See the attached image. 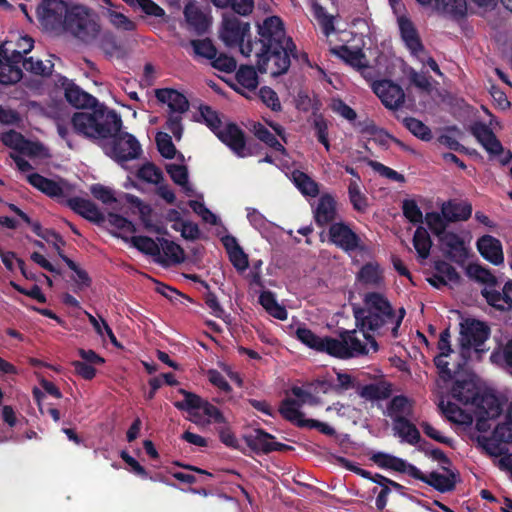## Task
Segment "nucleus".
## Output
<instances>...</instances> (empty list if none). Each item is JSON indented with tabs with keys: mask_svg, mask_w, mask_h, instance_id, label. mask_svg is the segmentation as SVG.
<instances>
[{
	"mask_svg": "<svg viewBox=\"0 0 512 512\" xmlns=\"http://www.w3.org/2000/svg\"><path fill=\"white\" fill-rule=\"evenodd\" d=\"M250 32V24L235 15H224L219 29V38L227 47L239 46L245 57L254 55L260 73L277 77L287 73L291 56L295 57L296 46L286 36L282 20L277 16L267 17L258 24V39L243 44Z\"/></svg>",
	"mask_w": 512,
	"mask_h": 512,
	"instance_id": "f257e3e1",
	"label": "nucleus"
},
{
	"mask_svg": "<svg viewBox=\"0 0 512 512\" xmlns=\"http://www.w3.org/2000/svg\"><path fill=\"white\" fill-rule=\"evenodd\" d=\"M71 123L76 133L99 144L107 156L119 163L138 159L142 153L135 136L121 131V116L106 106L76 112Z\"/></svg>",
	"mask_w": 512,
	"mask_h": 512,
	"instance_id": "f03ea898",
	"label": "nucleus"
},
{
	"mask_svg": "<svg viewBox=\"0 0 512 512\" xmlns=\"http://www.w3.org/2000/svg\"><path fill=\"white\" fill-rule=\"evenodd\" d=\"M489 337V327L478 320L466 319L460 323L459 346L463 364L470 357V350L482 352V345Z\"/></svg>",
	"mask_w": 512,
	"mask_h": 512,
	"instance_id": "7ed1b4c3",
	"label": "nucleus"
},
{
	"mask_svg": "<svg viewBox=\"0 0 512 512\" xmlns=\"http://www.w3.org/2000/svg\"><path fill=\"white\" fill-rule=\"evenodd\" d=\"M359 330H345L340 334V339H335L331 343L332 356L348 359L360 355H367L371 350L369 341L363 338L361 327Z\"/></svg>",
	"mask_w": 512,
	"mask_h": 512,
	"instance_id": "20e7f679",
	"label": "nucleus"
},
{
	"mask_svg": "<svg viewBox=\"0 0 512 512\" xmlns=\"http://www.w3.org/2000/svg\"><path fill=\"white\" fill-rule=\"evenodd\" d=\"M84 42H90L99 33L98 24L90 17L83 6H74L68 10L64 29Z\"/></svg>",
	"mask_w": 512,
	"mask_h": 512,
	"instance_id": "39448f33",
	"label": "nucleus"
},
{
	"mask_svg": "<svg viewBox=\"0 0 512 512\" xmlns=\"http://www.w3.org/2000/svg\"><path fill=\"white\" fill-rule=\"evenodd\" d=\"M68 6L63 0H44L38 8V19L47 31L64 29Z\"/></svg>",
	"mask_w": 512,
	"mask_h": 512,
	"instance_id": "423d86ee",
	"label": "nucleus"
},
{
	"mask_svg": "<svg viewBox=\"0 0 512 512\" xmlns=\"http://www.w3.org/2000/svg\"><path fill=\"white\" fill-rule=\"evenodd\" d=\"M354 316L356 319V326L361 327L362 336L369 341L372 351L378 350V344L375 339L368 333V331H377L385 324L390 323L395 319V313L385 315L383 312H371L365 309H354Z\"/></svg>",
	"mask_w": 512,
	"mask_h": 512,
	"instance_id": "0eeeda50",
	"label": "nucleus"
},
{
	"mask_svg": "<svg viewBox=\"0 0 512 512\" xmlns=\"http://www.w3.org/2000/svg\"><path fill=\"white\" fill-rule=\"evenodd\" d=\"M470 132L491 156L502 155L499 159L502 165H506L511 161L512 153L510 151L503 153L504 148L501 142L485 123L475 122L471 125Z\"/></svg>",
	"mask_w": 512,
	"mask_h": 512,
	"instance_id": "6e6552de",
	"label": "nucleus"
},
{
	"mask_svg": "<svg viewBox=\"0 0 512 512\" xmlns=\"http://www.w3.org/2000/svg\"><path fill=\"white\" fill-rule=\"evenodd\" d=\"M329 240L345 252L365 249L360 237L344 222H335L330 225Z\"/></svg>",
	"mask_w": 512,
	"mask_h": 512,
	"instance_id": "1a4fd4ad",
	"label": "nucleus"
},
{
	"mask_svg": "<svg viewBox=\"0 0 512 512\" xmlns=\"http://www.w3.org/2000/svg\"><path fill=\"white\" fill-rule=\"evenodd\" d=\"M371 88L387 109L397 110L405 102L403 89L391 80L374 81Z\"/></svg>",
	"mask_w": 512,
	"mask_h": 512,
	"instance_id": "9d476101",
	"label": "nucleus"
},
{
	"mask_svg": "<svg viewBox=\"0 0 512 512\" xmlns=\"http://www.w3.org/2000/svg\"><path fill=\"white\" fill-rule=\"evenodd\" d=\"M216 136L238 157L245 158L252 155L250 148L246 145L244 132L236 124H225L216 131Z\"/></svg>",
	"mask_w": 512,
	"mask_h": 512,
	"instance_id": "9b49d317",
	"label": "nucleus"
},
{
	"mask_svg": "<svg viewBox=\"0 0 512 512\" xmlns=\"http://www.w3.org/2000/svg\"><path fill=\"white\" fill-rule=\"evenodd\" d=\"M27 180L32 186L50 197L66 199L74 193V186L64 180L54 181L38 173L30 174Z\"/></svg>",
	"mask_w": 512,
	"mask_h": 512,
	"instance_id": "f8f14e48",
	"label": "nucleus"
},
{
	"mask_svg": "<svg viewBox=\"0 0 512 512\" xmlns=\"http://www.w3.org/2000/svg\"><path fill=\"white\" fill-rule=\"evenodd\" d=\"M451 334L449 329H445L441 332L439 341H438V349L440 350V354L435 357L434 362L436 367L439 370V374L442 379L445 381L450 380L453 376L462 368L464 365L463 362H457L454 364V368H450V362L447 361V357L452 352L451 344H450Z\"/></svg>",
	"mask_w": 512,
	"mask_h": 512,
	"instance_id": "ddd939ff",
	"label": "nucleus"
},
{
	"mask_svg": "<svg viewBox=\"0 0 512 512\" xmlns=\"http://www.w3.org/2000/svg\"><path fill=\"white\" fill-rule=\"evenodd\" d=\"M371 460L382 468H389L401 473H407L409 476L425 483L427 475H424L416 466L407 463L405 460L386 454L376 453Z\"/></svg>",
	"mask_w": 512,
	"mask_h": 512,
	"instance_id": "4468645a",
	"label": "nucleus"
},
{
	"mask_svg": "<svg viewBox=\"0 0 512 512\" xmlns=\"http://www.w3.org/2000/svg\"><path fill=\"white\" fill-rule=\"evenodd\" d=\"M183 14L188 30L197 35H202L208 31L211 19L196 1H189L184 7Z\"/></svg>",
	"mask_w": 512,
	"mask_h": 512,
	"instance_id": "2eb2a0df",
	"label": "nucleus"
},
{
	"mask_svg": "<svg viewBox=\"0 0 512 512\" xmlns=\"http://www.w3.org/2000/svg\"><path fill=\"white\" fill-rule=\"evenodd\" d=\"M273 439V435L262 429H254L251 433L244 436L247 445L255 452L269 453L290 448L285 444L274 442Z\"/></svg>",
	"mask_w": 512,
	"mask_h": 512,
	"instance_id": "dca6fc26",
	"label": "nucleus"
},
{
	"mask_svg": "<svg viewBox=\"0 0 512 512\" xmlns=\"http://www.w3.org/2000/svg\"><path fill=\"white\" fill-rule=\"evenodd\" d=\"M398 24L406 47L413 56L417 57L420 61H424L423 54H425V48L413 23L408 18L402 16L398 19Z\"/></svg>",
	"mask_w": 512,
	"mask_h": 512,
	"instance_id": "f3484780",
	"label": "nucleus"
},
{
	"mask_svg": "<svg viewBox=\"0 0 512 512\" xmlns=\"http://www.w3.org/2000/svg\"><path fill=\"white\" fill-rule=\"evenodd\" d=\"M476 428L480 432H486L490 425L488 420L494 419L501 414V406L494 396H482L477 404Z\"/></svg>",
	"mask_w": 512,
	"mask_h": 512,
	"instance_id": "a211bd4d",
	"label": "nucleus"
},
{
	"mask_svg": "<svg viewBox=\"0 0 512 512\" xmlns=\"http://www.w3.org/2000/svg\"><path fill=\"white\" fill-rule=\"evenodd\" d=\"M314 219L317 225L323 227L333 224L337 219L336 201L330 194L322 195L314 210Z\"/></svg>",
	"mask_w": 512,
	"mask_h": 512,
	"instance_id": "6ab92c4d",
	"label": "nucleus"
},
{
	"mask_svg": "<svg viewBox=\"0 0 512 512\" xmlns=\"http://www.w3.org/2000/svg\"><path fill=\"white\" fill-rule=\"evenodd\" d=\"M477 248L480 254L492 264L499 265L503 263L502 244L497 238L491 235H484L478 239Z\"/></svg>",
	"mask_w": 512,
	"mask_h": 512,
	"instance_id": "aec40b11",
	"label": "nucleus"
},
{
	"mask_svg": "<svg viewBox=\"0 0 512 512\" xmlns=\"http://www.w3.org/2000/svg\"><path fill=\"white\" fill-rule=\"evenodd\" d=\"M296 337L309 348L318 352H325L332 356V349H330V347H332L331 343L334 341V338L317 336L306 327L297 328Z\"/></svg>",
	"mask_w": 512,
	"mask_h": 512,
	"instance_id": "412c9836",
	"label": "nucleus"
},
{
	"mask_svg": "<svg viewBox=\"0 0 512 512\" xmlns=\"http://www.w3.org/2000/svg\"><path fill=\"white\" fill-rule=\"evenodd\" d=\"M66 205L74 212L81 215L85 219L92 222H99L102 220V214L97 206L90 200L81 197H66Z\"/></svg>",
	"mask_w": 512,
	"mask_h": 512,
	"instance_id": "4be33fe9",
	"label": "nucleus"
},
{
	"mask_svg": "<svg viewBox=\"0 0 512 512\" xmlns=\"http://www.w3.org/2000/svg\"><path fill=\"white\" fill-rule=\"evenodd\" d=\"M452 397L462 404L480 403L479 390L472 380L456 381L451 390Z\"/></svg>",
	"mask_w": 512,
	"mask_h": 512,
	"instance_id": "5701e85b",
	"label": "nucleus"
},
{
	"mask_svg": "<svg viewBox=\"0 0 512 512\" xmlns=\"http://www.w3.org/2000/svg\"><path fill=\"white\" fill-rule=\"evenodd\" d=\"M155 96L158 101L168 105L169 113H185L189 109V102L186 97L173 89H157Z\"/></svg>",
	"mask_w": 512,
	"mask_h": 512,
	"instance_id": "b1692460",
	"label": "nucleus"
},
{
	"mask_svg": "<svg viewBox=\"0 0 512 512\" xmlns=\"http://www.w3.org/2000/svg\"><path fill=\"white\" fill-rule=\"evenodd\" d=\"M385 415L390 417L393 422L411 418L413 415V402L404 395L395 396L388 403Z\"/></svg>",
	"mask_w": 512,
	"mask_h": 512,
	"instance_id": "393cba45",
	"label": "nucleus"
},
{
	"mask_svg": "<svg viewBox=\"0 0 512 512\" xmlns=\"http://www.w3.org/2000/svg\"><path fill=\"white\" fill-rule=\"evenodd\" d=\"M441 213L447 222L465 221L472 214V206L464 201H448L442 204Z\"/></svg>",
	"mask_w": 512,
	"mask_h": 512,
	"instance_id": "a878e982",
	"label": "nucleus"
},
{
	"mask_svg": "<svg viewBox=\"0 0 512 512\" xmlns=\"http://www.w3.org/2000/svg\"><path fill=\"white\" fill-rule=\"evenodd\" d=\"M331 52L357 70L367 69V59L360 49L352 50L348 46L342 45L332 48Z\"/></svg>",
	"mask_w": 512,
	"mask_h": 512,
	"instance_id": "bb28decb",
	"label": "nucleus"
},
{
	"mask_svg": "<svg viewBox=\"0 0 512 512\" xmlns=\"http://www.w3.org/2000/svg\"><path fill=\"white\" fill-rule=\"evenodd\" d=\"M447 474H440L437 472H431L427 475L425 483L432 486L439 492H449L455 488L456 485V473L447 468L446 466L442 467Z\"/></svg>",
	"mask_w": 512,
	"mask_h": 512,
	"instance_id": "cd10ccee",
	"label": "nucleus"
},
{
	"mask_svg": "<svg viewBox=\"0 0 512 512\" xmlns=\"http://www.w3.org/2000/svg\"><path fill=\"white\" fill-rule=\"evenodd\" d=\"M22 75L20 64L11 61L9 56H2V51H0V84H15L21 80Z\"/></svg>",
	"mask_w": 512,
	"mask_h": 512,
	"instance_id": "c85d7f7f",
	"label": "nucleus"
},
{
	"mask_svg": "<svg viewBox=\"0 0 512 512\" xmlns=\"http://www.w3.org/2000/svg\"><path fill=\"white\" fill-rule=\"evenodd\" d=\"M34 46V41L32 38L25 36L21 37L18 40L17 48L11 49L10 43L6 42L1 45L0 51H2V56H9V59L13 61L14 63H22L23 64V56L27 53H29Z\"/></svg>",
	"mask_w": 512,
	"mask_h": 512,
	"instance_id": "c756f323",
	"label": "nucleus"
},
{
	"mask_svg": "<svg viewBox=\"0 0 512 512\" xmlns=\"http://www.w3.org/2000/svg\"><path fill=\"white\" fill-rule=\"evenodd\" d=\"M394 435L402 441L415 445L420 441V432L410 421V418L400 419L393 422Z\"/></svg>",
	"mask_w": 512,
	"mask_h": 512,
	"instance_id": "7c9ffc66",
	"label": "nucleus"
},
{
	"mask_svg": "<svg viewBox=\"0 0 512 512\" xmlns=\"http://www.w3.org/2000/svg\"><path fill=\"white\" fill-rule=\"evenodd\" d=\"M336 381L337 382L333 385L326 381H317L316 383L324 393L332 390L337 394H342L347 390L354 389L357 385V380L355 377L341 371L336 372Z\"/></svg>",
	"mask_w": 512,
	"mask_h": 512,
	"instance_id": "2f4dec72",
	"label": "nucleus"
},
{
	"mask_svg": "<svg viewBox=\"0 0 512 512\" xmlns=\"http://www.w3.org/2000/svg\"><path fill=\"white\" fill-rule=\"evenodd\" d=\"M65 98L70 104L77 108L92 106L96 101L93 96L71 82L65 85Z\"/></svg>",
	"mask_w": 512,
	"mask_h": 512,
	"instance_id": "473e14b6",
	"label": "nucleus"
},
{
	"mask_svg": "<svg viewBox=\"0 0 512 512\" xmlns=\"http://www.w3.org/2000/svg\"><path fill=\"white\" fill-rule=\"evenodd\" d=\"M439 407L442 412L445 414L447 419L453 423L459 425H471L473 422V417L469 412L458 407L456 404L444 401L439 403Z\"/></svg>",
	"mask_w": 512,
	"mask_h": 512,
	"instance_id": "72a5a7b5",
	"label": "nucleus"
},
{
	"mask_svg": "<svg viewBox=\"0 0 512 512\" xmlns=\"http://www.w3.org/2000/svg\"><path fill=\"white\" fill-rule=\"evenodd\" d=\"M349 200L353 208L361 213L366 212L368 208V199L361 189V178L351 179L348 185Z\"/></svg>",
	"mask_w": 512,
	"mask_h": 512,
	"instance_id": "f704fd0d",
	"label": "nucleus"
},
{
	"mask_svg": "<svg viewBox=\"0 0 512 512\" xmlns=\"http://www.w3.org/2000/svg\"><path fill=\"white\" fill-rule=\"evenodd\" d=\"M358 280L368 286L379 287L383 281L382 271L377 263H367L358 273Z\"/></svg>",
	"mask_w": 512,
	"mask_h": 512,
	"instance_id": "c9c22d12",
	"label": "nucleus"
},
{
	"mask_svg": "<svg viewBox=\"0 0 512 512\" xmlns=\"http://www.w3.org/2000/svg\"><path fill=\"white\" fill-rule=\"evenodd\" d=\"M302 406L300 401L288 398L282 401L279 412L286 420L299 426V423L307 420L303 418L304 415L300 411Z\"/></svg>",
	"mask_w": 512,
	"mask_h": 512,
	"instance_id": "e433bc0d",
	"label": "nucleus"
},
{
	"mask_svg": "<svg viewBox=\"0 0 512 512\" xmlns=\"http://www.w3.org/2000/svg\"><path fill=\"white\" fill-rule=\"evenodd\" d=\"M365 310L371 312H383L385 315L394 313L389 301L380 293L372 292L365 295Z\"/></svg>",
	"mask_w": 512,
	"mask_h": 512,
	"instance_id": "4c0bfd02",
	"label": "nucleus"
},
{
	"mask_svg": "<svg viewBox=\"0 0 512 512\" xmlns=\"http://www.w3.org/2000/svg\"><path fill=\"white\" fill-rule=\"evenodd\" d=\"M359 395L370 401L383 400L391 395V387L384 382L369 384L360 389Z\"/></svg>",
	"mask_w": 512,
	"mask_h": 512,
	"instance_id": "58836bf2",
	"label": "nucleus"
},
{
	"mask_svg": "<svg viewBox=\"0 0 512 512\" xmlns=\"http://www.w3.org/2000/svg\"><path fill=\"white\" fill-rule=\"evenodd\" d=\"M292 179L295 186L302 194L315 197L319 193L318 184L302 171L295 170L292 173Z\"/></svg>",
	"mask_w": 512,
	"mask_h": 512,
	"instance_id": "ea45409f",
	"label": "nucleus"
},
{
	"mask_svg": "<svg viewBox=\"0 0 512 512\" xmlns=\"http://www.w3.org/2000/svg\"><path fill=\"white\" fill-rule=\"evenodd\" d=\"M413 246L421 259H427L432 246L431 238L423 226L417 227L413 236Z\"/></svg>",
	"mask_w": 512,
	"mask_h": 512,
	"instance_id": "a19ab883",
	"label": "nucleus"
},
{
	"mask_svg": "<svg viewBox=\"0 0 512 512\" xmlns=\"http://www.w3.org/2000/svg\"><path fill=\"white\" fill-rule=\"evenodd\" d=\"M106 5L109 6L106 15L109 22L120 31H133L136 27L135 23L126 17L123 13L112 9V3L110 0H102Z\"/></svg>",
	"mask_w": 512,
	"mask_h": 512,
	"instance_id": "79ce46f5",
	"label": "nucleus"
},
{
	"mask_svg": "<svg viewBox=\"0 0 512 512\" xmlns=\"http://www.w3.org/2000/svg\"><path fill=\"white\" fill-rule=\"evenodd\" d=\"M22 65L27 72L42 77L50 76L54 68V64L51 60L42 61L40 59H34V57L24 59Z\"/></svg>",
	"mask_w": 512,
	"mask_h": 512,
	"instance_id": "37998d69",
	"label": "nucleus"
},
{
	"mask_svg": "<svg viewBox=\"0 0 512 512\" xmlns=\"http://www.w3.org/2000/svg\"><path fill=\"white\" fill-rule=\"evenodd\" d=\"M435 7L437 11L453 17H462L467 10L466 0H436Z\"/></svg>",
	"mask_w": 512,
	"mask_h": 512,
	"instance_id": "c03bdc74",
	"label": "nucleus"
},
{
	"mask_svg": "<svg viewBox=\"0 0 512 512\" xmlns=\"http://www.w3.org/2000/svg\"><path fill=\"white\" fill-rule=\"evenodd\" d=\"M313 15L322 28L323 33L329 36L335 31L334 17L326 12L325 8L318 2L312 4Z\"/></svg>",
	"mask_w": 512,
	"mask_h": 512,
	"instance_id": "a18cd8bd",
	"label": "nucleus"
},
{
	"mask_svg": "<svg viewBox=\"0 0 512 512\" xmlns=\"http://www.w3.org/2000/svg\"><path fill=\"white\" fill-rule=\"evenodd\" d=\"M237 83L244 89L252 91L258 85L257 72L252 66H241L236 73Z\"/></svg>",
	"mask_w": 512,
	"mask_h": 512,
	"instance_id": "49530a36",
	"label": "nucleus"
},
{
	"mask_svg": "<svg viewBox=\"0 0 512 512\" xmlns=\"http://www.w3.org/2000/svg\"><path fill=\"white\" fill-rule=\"evenodd\" d=\"M57 254L67 264V266L75 273L73 280L75 281L77 287L79 289L88 287L91 283V279L88 276L87 272L85 270L81 269L74 261H72L66 255H64L63 251L60 250L58 246H57Z\"/></svg>",
	"mask_w": 512,
	"mask_h": 512,
	"instance_id": "de8ad7c7",
	"label": "nucleus"
},
{
	"mask_svg": "<svg viewBox=\"0 0 512 512\" xmlns=\"http://www.w3.org/2000/svg\"><path fill=\"white\" fill-rule=\"evenodd\" d=\"M131 244L144 254L150 256L160 255L159 244L150 237L147 236H133L129 240Z\"/></svg>",
	"mask_w": 512,
	"mask_h": 512,
	"instance_id": "09e8293b",
	"label": "nucleus"
},
{
	"mask_svg": "<svg viewBox=\"0 0 512 512\" xmlns=\"http://www.w3.org/2000/svg\"><path fill=\"white\" fill-rule=\"evenodd\" d=\"M254 135L267 144L269 147L275 149L276 151H280L282 153L285 152L284 146L277 140V138L272 134L264 125L261 123H257L253 126Z\"/></svg>",
	"mask_w": 512,
	"mask_h": 512,
	"instance_id": "8fccbe9b",
	"label": "nucleus"
},
{
	"mask_svg": "<svg viewBox=\"0 0 512 512\" xmlns=\"http://www.w3.org/2000/svg\"><path fill=\"white\" fill-rule=\"evenodd\" d=\"M405 127L416 137L420 138L423 141H429L432 139V132L428 126H426L422 121L413 118L407 117L404 119Z\"/></svg>",
	"mask_w": 512,
	"mask_h": 512,
	"instance_id": "3c124183",
	"label": "nucleus"
},
{
	"mask_svg": "<svg viewBox=\"0 0 512 512\" xmlns=\"http://www.w3.org/2000/svg\"><path fill=\"white\" fill-rule=\"evenodd\" d=\"M466 273L470 278L480 283H484L489 286H493L496 283L494 275H492L488 269L479 264H469L466 269Z\"/></svg>",
	"mask_w": 512,
	"mask_h": 512,
	"instance_id": "603ef678",
	"label": "nucleus"
},
{
	"mask_svg": "<svg viewBox=\"0 0 512 512\" xmlns=\"http://www.w3.org/2000/svg\"><path fill=\"white\" fill-rule=\"evenodd\" d=\"M195 55L213 60L217 56V49L210 39H198L190 42Z\"/></svg>",
	"mask_w": 512,
	"mask_h": 512,
	"instance_id": "864d4df0",
	"label": "nucleus"
},
{
	"mask_svg": "<svg viewBox=\"0 0 512 512\" xmlns=\"http://www.w3.org/2000/svg\"><path fill=\"white\" fill-rule=\"evenodd\" d=\"M477 441L479 445L486 451L487 454L490 456L498 457V456H504L506 454V450L501 445L503 442H500L499 439H496L494 437V434H492L491 437L486 436H479L477 438Z\"/></svg>",
	"mask_w": 512,
	"mask_h": 512,
	"instance_id": "5fc2aeb1",
	"label": "nucleus"
},
{
	"mask_svg": "<svg viewBox=\"0 0 512 512\" xmlns=\"http://www.w3.org/2000/svg\"><path fill=\"white\" fill-rule=\"evenodd\" d=\"M482 294L491 306L499 310H508V303L504 292V288L502 289V292L497 291L492 287L485 288L482 291Z\"/></svg>",
	"mask_w": 512,
	"mask_h": 512,
	"instance_id": "6e6d98bb",
	"label": "nucleus"
},
{
	"mask_svg": "<svg viewBox=\"0 0 512 512\" xmlns=\"http://www.w3.org/2000/svg\"><path fill=\"white\" fill-rule=\"evenodd\" d=\"M156 143L160 154L167 158L172 159L175 156L176 148L172 143L171 136L164 132H159L156 135Z\"/></svg>",
	"mask_w": 512,
	"mask_h": 512,
	"instance_id": "4d7b16f0",
	"label": "nucleus"
},
{
	"mask_svg": "<svg viewBox=\"0 0 512 512\" xmlns=\"http://www.w3.org/2000/svg\"><path fill=\"white\" fill-rule=\"evenodd\" d=\"M164 254L169 257L173 262L180 263L184 260L183 249L173 241L161 238L158 239Z\"/></svg>",
	"mask_w": 512,
	"mask_h": 512,
	"instance_id": "13d9d810",
	"label": "nucleus"
},
{
	"mask_svg": "<svg viewBox=\"0 0 512 512\" xmlns=\"http://www.w3.org/2000/svg\"><path fill=\"white\" fill-rule=\"evenodd\" d=\"M138 177L148 183L158 184L163 179V174L154 164L147 163L139 169Z\"/></svg>",
	"mask_w": 512,
	"mask_h": 512,
	"instance_id": "bf43d9fd",
	"label": "nucleus"
},
{
	"mask_svg": "<svg viewBox=\"0 0 512 512\" xmlns=\"http://www.w3.org/2000/svg\"><path fill=\"white\" fill-rule=\"evenodd\" d=\"M425 222L430 230L438 237L443 234L446 230V220L442 213L437 212L426 213Z\"/></svg>",
	"mask_w": 512,
	"mask_h": 512,
	"instance_id": "052dcab7",
	"label": "nucleus"
},
{
	"mask_svg": "<svg viewBox=\"0 0 512 512\" xmlns=\"http://www.w3.org/2000/svg\"><path fill=\"white\" fill-rule=\"evenodd\" d=\"M199 110L206 125L216 134L223 127L218 113L209 106H200Z\"/></svg>",
	"mask_w": 512,
	"mask_h": 512,
	"instance_id": "680f3d73",
	"label": "nucleus"
},
{
	"mask_svg": "<svg viewBox=\"0 0 512 512\" xmlns=\"http://www.w3.org/2000/svg\"><path fill=\"white\" fill-rule=\"evenodd\" d=\"M435 270L438 276H443L447 280V284H457L460 281V275L456 269L445 261L436 262Z\"/></svg>",
	"mask_w": 512,
	"mask_h": 512,
	"instance_id": "e2e57ef3",
	"label": "nucleus"
},
{
	"mask_svg": "<svg viewBox=\"0 0 512 512\" xmlns=\"http://www.w3.org/2000/svg\"><path fill=\"white\" fill-rule=\"evenodd\" d=\"M404 216L413 224L423 222V214L414 200H404L402 205Z\"/></svg>",
	"mask_w": 512,
	"mask_h": 512,
	"instance_id": "0e129e2a",
	"label": "nucleus"
},
{
	"mask_svg": "<svg viewBox=\"0 0 512 512\" xmlns=\"http://www.w3.org/2000/svg\"><path fill=\"white\" fill-rule=\"evenodd\" d=\"M181 393L184 395V400L181 402H176L175 406L180 410H190V409H201L204 402L199 396L196 394L187 392L185 390H181Z\"/></svg>",
	"mask_w": 512,
	"mask_h": 512,
	"instance_id": "69168bd1",
	"label": "nucleus"
},
{
	"mask_svg": "<svg viewBox=\"0 0 512 512\" xmlns=\"http://www.w3.org/2000/svg\"><path fill=\"white\" fill-rule=\"evenodd\" d=\"M211 65L219 71L230 73L236 69L237 63L233 57L217 53V56L211 61Z\"/></svg>",
	"mask_w": 512,
	"mask_h": 512,
	"instance_id": "338daca9",
	"label": "nucleus"
},
{
	"mask_svg": "<svg viewBox=\"0 0 512 512\" xmlns=\"http://www.w3.org/2000/svg\"><path fill=\"white\" fill-rule=\"evenodd\" d=\"M494 437L503 443H512V421L508 420L498 424L493 431Z\"/></svg>",
	"mask_w": 512,
	"mask_h": 512,
	"instance_id": "774afa93",
	"label": "nucleus"
}]
</instances>
